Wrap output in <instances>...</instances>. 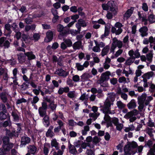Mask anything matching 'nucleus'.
Returning <instances> with one entry per match:
<instances>
[{
  "mask_svg": "<svg viewBox=\"0 0 155 155\" xmlns=\"http://www.w3.org/2000/svg\"><path fill=\"white\" fill-rule=\"evenodd\" d=\"M13 146L14 144L10 142L8 137H5L2 147L0 148V155H4L6 153L9 152Z\"/></svg>",
  "mask_w": 155,
  "mask_h": 155,
  "instance_id": "1",
  "label": "nucleus"
},
{
  "mask_svg": "<svg viewBox=\"0 0 155 155\" xmlns=\"http://www.w3.org/2000/svg\"><path fill=\"white\" fill-rule=\"evenodd\" d=\"M110 74V73L108 71L102 73L100 77V79L98 80V83L101 84L103 82L107 81L109 78V76Z\"/></svg>",
  "mask_w": 155,
  "mask_h": 155,
  "instance_id": "2",
  "label": "nucleus"
},
{
  "mask_svg": "<svg viewBox=\"0 0 155 155\" xmlns=\"http://www.w3.org/2000/svg\"><path fill=\"white\" fill-rule=\"evenodd\" d=\"M5 130L6 136L8 137L9 139L10 138H12L14 137H17L19 135V134L18 132L16 131L15 130H12V131H11L10 130L6 129Z\"/></svg>",
  "mask_w": 155,
  "mask_h": 155,
  "instance_id": "3",
  "label": "nucleus"
},
{
  "mask_svg": "<svg viewBox=\"0 0 155 155\" xmlns=\"http://www.w3.org/2000/svg\"><path fill=\"white\" fill-rule=\"evenodd\" d=\"M54 32L50 30H48L46 33V37L44 41L45 42L48 43L51 41L53 39Z\"/></svg>",
  "mask_w": 155,
  "mask_h": 155,
  "instance_id": "4",
  "label": "nucleus"
},
{
  "mask_svg": "<svg viewBox=\"0 0 155 155\" xmlns=\"http://www.w3.org/2000/svg\"><path fill=\"white\" fill-rule=\"evenodd\" d=\"M134 9V7H132L127 9L123 15L124 19L125 20L128 19L133 14Z\"/></svg>",
  "mask_w": 155,
  "mask_h": 155,
  "instance_id": "5",
  "label": "nucleus"
},
{
  "mask_svg": "<svg viewBox=\"0 0 155 155\" xmlns=\"http://www.w3.org/2000/svg\"><path fill=\"white\" fill-rule=\"evenodd\" d=\"M31 141V139L30 137L27 136H23L21 137V147L25 146L26 144H28Z\"/></svg>",
  "mask_w": 155,
  "mask_h": 155,
  "instance_id": "6",
  "label": "nucleus"
},
{
  "mask_svg": "<svg viewBox=\"0 0 155 155\" xmlns=\"http://www.w3.org/2000/svg\"><path fill=\"white\" fill-rule=\"evenodd\" d=\"M55 74L59 76L66 77L68 74V73L63 70L62 68L57 69L55 72Z\"/></svg>",
  "mask_w": 155,
  "mask_h": 155,
  "instance_id": "7",
  "label": "nucleus"
},
{
  "mask_svg": "<svg viewBox=\"0 0 155 155\" xmlns=\"http://www.w3.org/2000/svg\"><path fill=\"white\" fill-rule=\"evenodd\" d=\"M128 145H125L124 148V155H131L132 154H134L137 152V150L134 151L129 148Z\"/></svg>",
  "mask_w": 155,
  "mask_h": 155,
  "instance_id": "8",
  "label": "nucleus"
},
{
  "mask_svg": "<svg viewBox=\"0 0 155 155\" xmlns=\"http://www.w3.org/2000/svg\"><path fill=\"white\" fill-rule=\"evenodd\" d=\"M113 104V103L110 101V100L107 99L104 102L103 106H102V110H107L110 108L111 105Z\"/></svg>",
  "mask_w": 155,
  "mask_h": 155,
  "instance_id": "9",
  "label": "nucleus"
},
{
  "mask_svg": "<svg viewBox=\"0 0 155 155\" xmlns=\"http://www.w3.org/2000/svg\"><path fill=\"white\" fill-rule=\"evenodd\" d=\"M28 152H29L31 154L35 155L37 150V148L35 145H29L27 147Z\"/></svg>",
  "mask_w": 155,
  "mask_h": 155,
  "instance_id": "10",
  "label": "nucleus"
},
{
  "mask_svg": "<svg viewBox=\"0 0 155 155\" xmlns=\"http://www.w3.org/2000/svg\"><path fill=\"white\" fill-rule=\"evenodd\" d=\"M68 143V144L69 143L68 146L69 152L73 155H75L78 153V151L76 150V148L75 147V146L71 144L70 141H69Z\"/></svg>",
  "mask_w": 155,
  "mask_h": 155,
  "instance_id": "11",
  "label": "nucleus"
},
{
  "mask_svg": "<svg viewBox=\"0 0 155 155\" xmlns=\"http://www.w3.org/2000/svg\"><path fill=\"white\" fill-rule=\"evenodd\" d=\"M24 54L26 55V57H27V59L29 61L34 59L36 58L35 55L32 51L25 52Z\"/></svg>",
  "mask_w": 155,
  "mask_h": 155,
  "instance_id": "12",
  "label": "nucleus"
},
{
  "mask_svg": "<svg viewBox=\"0 0 155 155\" xmlns=\"http://www.w3.org/2000/svg\"><path fill=\"white\" fill-rule=\"evenodd\" d=\"M18 59L20 63H23L26 61V55L22 53H20L17 55Z\"/></svg>",
  "mask_w": 155,
  "mask_h": 155,
  "instance_id": "13",
  "label": "nucleus"
},
{
  "mask_svg": "<svg viewBox=\"0 0 155 155\" xmlns=\"http://www.w3.org/2000/svg\"><path fill=\"white\" fill-rule=\"evenodd\" d=\"M9 116L10 117V116L8 112H4L1 111L0 113V120H4L6 119L9 118Z\"/></svg>",
  "mask_w": 155,
  "mask_h": 155,
  "instance_id": "14",
  "label": "nucleus"
},
{
  "mask_svg": "<svg viewBox=\"0 0 155 155\" xmlns=\"http://www.w3.org/2000/svg\"><path fill=\"white\" fill-rule=\"evenodd\" d=\"M53 126H51L48 129L46 133V136L47 137H52L54 136V134L52 131L53 129Z\"/></svg>",
  "mask_w": 155,
  "mask_h": 155,
  "instance_id": "15",
  "label": "nucleus"
},
{
  "mask_svg": "<svg viewBox=\"0 0 155 155\" xmlns=\"http://www.w3.org/2000/svg\"><path fill=\"white\" fill-rule=\"evenodd\" d=\"M127 106L129 109L135 108L136 106V104L135 100L132 99L127 104Z\"/></svg>",
  "mask_w": 155,
  "mask_h": 155,
  "instance_id": "16",
  "label": "nucleus"
},
{
  "mask_svg": "<svg viewBox=\"0 0 155 155\" xmlns=\"http://www.w3.org/2000/svg\"><path fill=\"white\" fill-rule=\"evenodd\" d=\"M147 94L143 93L142 95L138 97V102L144 103L147 97Z\"/></svg>",
  "mask_w": 155,
  "mask_h": 155,
  "instance_id": "17",
  "label": "nucleus"
},
{
  "mask_svg": "<svg viewBox=\"0 0 155 155\" xmlns=\"http://www.w3.org/2000/svg\"><path fill=\"white\" fill-rule=\"evenodd\" d=\"M1 99L4 103H6L7 101V94L5 92H2L0 94Z\"/></svg>",
  "mask_w": 155,
  "mask_h": 155,
  "instance_id": "18",
  "label": "nucleus"
},
{
  "mask_svg": "<svg viewBox=\"0 0 155 155\" xmlns=\"http://www.w3.org/2000/svg\"><path fill=\"white\" fill-rule=\"evenodd\" d=\"M109 49L110 47L108 45H106L102 49L101 52L102 56L104 57L105 55H107L109 52Z\"/></svg>",
  "mask_w": 155,
  "mask_h": 155,
  "instance_id": "19",
  "label": "nucleus"
},
{
  "mask_svg": "<svg viewBox=\"0 0 155 155\" xmlns=\"http://www.w3.org/2000/svg\"><path fill=\"white\" fill-rule=\"evenodd\" d=\"M11 115L13 117V121L15 122H18L19 119V117L17 113L15 111H12Z\"/></svg>",
  "mask_w": 155,
  "mask_h": 155,
  "instance_id": "20",
  "label": "nucleus"
},
{
  "mask_svg": "<svg viewBox=\"0 0 155 155\" xmlns=\"http://www.w3.org/2000/svg\"><path fill=\"white\" fill-rule=\"evenodd\" d=\"M109 8L110 9L111 11L114 12L115 10V5L114 2L113 1H110L107 2Z\"/></svg>",
  "mask_w": 155,
  "mask_h": 155,
  "instance_id": "21",
  "label": "nucleus"
},
{
  "mask_svg": "<svg viewBox=\"0 0 155 155\" xmlns=\"http://www.w3.org/2000/svg\"><path fill=\"white\" fill-rule=\"evenodd\" d=\"M81 41H78L75 42L73 45V47L74 50L79 49L81 46Z\"/></svg>",
  "mask_w": 155,
  "mask_h": 155,
  "instance_id": "22",
  "label": "nucleus"
},
{
  "mask_svg": "<svg viewBox=\"0 0 155 155\" xmlns=\"http://www.w3.org/2000/svg\"><path fill=\"white\" fill-rule=\"evenodd\" d=\"M46 110L42 109L41 108H39L38 111L40 116L41 117H43L47 114Z\"/></svg>",
  "mask_w": 155,
  "mask_h": 155,
  "instance_id": "23",
  "label": "nucleus"
},
{
  "mask_svg": "<svg viewBox=\"0 0 155 155\" xmlns=\"http://www.w3.org/2000/svg\"><path fill=\"white\" fill-rule=\"evenodd\" d=\"M153 71H149L145 73L143 76V77L149 79L153 76Z\"/></svg>",
  "mask_w": 155,
  "mask_h": 155,
  "instance_id": "24",
  "label": "nucleus"
},
{
  "mask_svg": "<svg viewBox=\"0 0 155 155\" xmlns=\"http://www.w3.org/2000/svg\"><path fill=\"white\" fill-rule=\"evenodd\" d=\"M126 145H128L130 149L131 148L132 149H135L137 147L138 145L137 142L135 141H133L131 143H130L129 144H127Z\"/></svg>",
  "mask_w": 155,
  "mask_h": 155,
  "instance_id": "25",
  "label": "nucleus"
},
{
  "mask_svg": "<svg viewBox=\"0 0 155 155\" xmlns=\"http://www.w3.org/2000/svg\"><path fill=\"white\" fill-rule=\"evenodd\" d=\"M11 125V121L10 117L9 116V118L7 119V120L5 121L3 123V126L5 127L8 126H10Z\"/></svg>",
  "mask_w": 155,
  "mask_h": 155,
  "instance_id": "26",
  "label": "nucleus"
},
{
  "mask_svg": "<svg viewBox=\"0 0 155 155\" xmlns=\"http://www.w3.org/2000/svg\"><path fill=\"white\" fill-rule=\"evenodd\" d=\"M110 28V24H107L105 26L104 36H108V35L109 33Z\"/></svg>",
  "mask_w": 155,
  "mask_h": 155,
  "instance_id": "27",
  "label": "nucleus"
},
{
  "mask_svg": "<svg viewBox=\"0 0 155 155\" xmlns=\"http://www.w3.org/2000/svg\"><path fill=\"white\" fill-rule=\"evenodd\" d=\"M147 155H155V143L150 148Z\"/></svg>",
  "mask_w": 155,
  "mask_h": 155,
  "instance_id": "28",
  "label": "nucleus"
},
{
  "mask_svg": "<svg viewBox=\"0 0 155 155\" xmlns=\"http://www.w3.org/2000/svg\"><path fill=\"white\" fill-rule=\"evenodd\" d=\"M79 23L80 24L81 27H85L87 26V22H86L85 20H84L80 18L78 20Z\"/></svg>",
  "mask_w": 155,
  "mask_h": 155,
  "instance_id": "29",
  "label": "nucleus"
},
{
  "mask_svg": "<svg viewBox=\"0 0 155 155\" xmlns=\"http://www.w3.org/2000/svg\"><path fill=\"white\" fill-rule=\"evenodd\" d=\"M44 118L43 119L44 122L46 124V127H48L50 125V121L49 120V117L46 114L43 117Z\"/></svg>",
  "mask_w": 155,
  "mask_h": 155,
  "instance_id": "30",
  "label": "nucleus"
},
{
  "mask_svg": "<svg viewBox=\"0 0 155 155\" xmlns=\"http://www.w3.org/2000/svg\"><path fill=\"white\" fill-rule=\"evenodd\" d=\"M148 20L150 24L155 22V15L153 14L150 15L148 17Z\"/></svg>",
  "mask_w": 155,
  "mask_h": 155,
  "instance_id": "31",
  "label": "nucleus"
},
{
  "mask_svg": "<svg viewBox=\"0 0 155 155\" xmlns=\"http://www.w3.org/2000/svg\"><path fill=\"white\" fill-rule=\"evenodd\" d=\"M145 143V144L144 146V147H149L150 148H151L153 146V141L150 140H149L147 141H146Z\"/></svg>",
  "mask_w": 155,
  "mask_h": 155,
  "instance_id": "32",
  "label": "nucleus"
},
{
  "mask_svg": "<svg viewBox=\"0 0 155 155\" xmlns=\"http://www.w3.org/2000/svg\"><path fill=\"white\" fill-rule=\"evenodd\" d=\"M147 133L151 138L153 137V133L155 131L152 128H147L146 129Z\"/></svg>",
  "mask_w": 155,
  "mask_h": 155,
  "instance_id": "33",
  "label": "nucleus"
},
{
  "mask_svg": "<svg viewBox=\"0 0 155 155\" xmlns=\"http://www.w3.org/2000/svg\"><path fill=\"white\" fill-rule=\"evenodd\" d=\"M108 97V98L107 99L110 100V101L113 103L115 100V94L114 93H110L109 94Z\"/></svg>",
  "mask_w": 155,
  "mask_h": 155,
  "instance_id": "34",
  "label": "nucleus"
},
{
  "mask_svg": "<svg viewBox=\"0 0 155 155\" xmlns=\"http://www.w3.org/2000/svg\"><path fill=\"white\" fill-rule=\"evenodd\" d=\"M21 86L22 91H25L26 90L30 88L29 87L30 86L29 83L27 82H24L23 83V84Z\"/></svg>",
  "mask_w": 155,
  "mask_h": 155,
  "instance_id": "35",
  "label": "nucleus"
},
{
  "mask_svg": "<svg viewBox=\"0 0 155 155\" xmlns=\"http://www.w3.org/2000/svg\"><path fill=\"white\" fill-rule=\"evenodd\" d=\"M101 140L100 138H99L97 136H95L93 139H92V141L93 143L95 145L98 143Z\"/></svg>",
  "mask_w": 155,
  "mask_h": 155,
  "instance_id": "36",
  "label": "nucleus"
},
{
  "mask_svg": "<svg viewBox=\"0 0 155 155\" xmlns=\"http://www.w3.org/2000/svg\"><path fill=\"white\" fill-rule=\"evenodd\" d=\"M11 28L14 32H16V31H19V28L18 27V25L16 24L15 22L13 23L11 25Z\"/></svg>",
  "mask_w": 155,
  "mask_h": 155,
  "instance_id": "37",
  "label": "nucleus"
},
{
  "mask_svg": "<svg viewBox=\"0 0 155 155\" xmlns=\"http://www.w3.org/2000/svg\"><path fill=\"white\" fill-rule=\"evenodd\" d=\"M68 92L67 96L69 97L73 98L75 97V91H69Z\"/></svg>",
  "mask_w": 155,
  "mask_h": 155,
  "instance_id": "38",
  "label": "nucleus"
},
{
  "mask_svg": "<svg viewBox=\"0 0 155 155\" xmlns=\"http://www.w3.org/2000/svg\"><path fill=\"white\" fill-rule=\"evenodd\" d=\"M90 77V75L87 73H84L81 76V79L84 80L87 79Z\"/></svg>",
  "mask_w": 155,
  "mask_h": 155,
  "instance_id": "39",
  "label": "nucleus"
},
{
  "mask_svg": "<svg viewBox=\"0 0 155 155\" xmlns=\"http://www.w3.org/2000/svg\"><path fill=\"white\" fill-rule=\"evenodd\" d=\"M39 100V98L36 96L34 97L33 100L31 101V104L32 105H34Z\"/></svg>",
  "mask_w": 155,
  "mask_h": 155,
  "instance_id": "40",
  "label": "nucleus"
},
{
  "mask_svg": "<svg viewBox=\"0 0 155 155\" xmlns=\"http://www.w3.org/2000/svg\"><path fill=\"white\" fill-rule=\"evenodd\" d=\"M76 66L78 71H81L84 69L83 65H81L80 63H76Z\"/></svg>",
  "mask_w": 155,
  "mask_h": 155,
  "instance_id": "41",
  "label": "nucleus"
},
{
  "mask_svg": "<svg viewBox=\"0 0 155 155\" xmlns=\"http://www.w3.org/2000/svg\"><path fill=\"white\" fill-rule=\"evenodd\" d=\"M146 57L147 61L150 62H151L153 57V54L152 53H148L146 54Z\"/></svg>",
  "mask_w": 155,
  "mask_h": 155,
  "instance_id": "42",
  "label": "nucleus"
},
{
  "mask_svg": "<svg viewBox=\"0 0 155 155\" xmlns=\"http://www.w3.org/2000/svg\"><path fill=\"white\" fill-rule=\"evenodd\" d=\"M133 112L131 111L127 112L124 116V117L127 119H128L130 117H133Z\"/></svg>",
  "mask_w": 155,
  "mask_h": 155,
  "instance_id": "43",
  "label": "nucleus"
},
{
  "mask_svg": "<svg viewBox=\"0 0 155 155\" xmlns=\"http://www.w3.org/2000/svg\"><path fill=\"white\" fill-rule=\"evenodd\" d=\"M60 34L61 36H65L69 34L70 33V31L68 30H65L64 29L60 33Z\"/></svg>",
  "mask_w": 155,
  "mask_h": 155,
  "instance_id": "44",
  "label": "nucleus"
},
{
  "mask_svg": "<svg viewBox=\"0 0 155 155\" xmlns=\"http://www.w3.org/2000/svg\"><path fill=\"white\" fill-rule=\"evenodd\" d=\"M21 41H24L25 43L28 41V36L25 34H23L22 35Z\"/></svg>",
  "mask_w": 155,
  "mask_h": 155,
  "instance_id": "45",
  "label": "nucleus"
},
{
  "mask_svg": "<svg viewBox=\"0 0 155 155\" xmlns=\"http://www.w3.org/2000/svg\"><path fill=\"white\" fill-rule=\"evenodd\" d=\"M65 43H66L68 47H71L72 45V43L70 39H66L64 41Z\"/></svg>",
  "mask_w": 155,
  "mask_h": 155,
  "instance_id": "46",
  "label": "nucleus"
},
{
  "mask_svg": "<svg viewBox=\"0 0 155 155\" xmlns=\"http://www.w3.org/2000/svg\"><path fill=\"white\" fill-rule=\"evenodd\" d=\"M64 28V27L61 24H59L57 26V31L60 33L61 32Z\"/></svg>",
  "mask_w": 155,
  "mask_h": 155,
  "instance_id": "47",
  "label": "nucleus"
},
{
  "mask_svg": "<svg viewBox=\"0 0 155 155\" xmlns=\"http://www.w3.org/2000/svg\"><path fill=\"white\" fill-rule=\"evenodd\" d=\"M15 31V36L17 40H19L21 36V33L20 31Z\"/></svg>",
  "mask_w": 155,
  "mask_h": 155,
  "instance_id": "48",
  "label": "nucleus"
},
{
  "mask_svg": "<svg viewBox=\"0 0 155 155\" xmlns=\"http://www.w3.org/2000/svg\"><path fill=\"white\" fill-rule=\"evenodd\" d=\"M111 122L115 126L117 125V124L119 123L118 119L116 117H114L112 118Z\"/></svg>",
  "mask_w": 155,
  "mask_h": 155,
  "instance_id": "49",
  "label": "nucleus"
},
{
  "mask_svg": "<svg viewBox=\"0 0 155 155\" xmlns=\"http://www.w3.org/2000/svg\"><path fill=\"white\" fill-rule=\"evenodd\" d=\"M33 38L35 41H37L40 38V36L39 34L35 33L33 35Z\"/></svg>",
  "mask_w": 155,
  "mask_h": 155,
  "instance_id": "50",
  "label": "nucleus"
},
{
  "mask_svg": "<svg viewBox=\"0 0 155 155\" xmlns=\"http://www.w3.org/2000/svg\"><path fill=\"white\" fill-rule=\"evenodd\" d=\"M117 105L120 109L124 108L125 105L120 101H118L117 102Z\"/></svg>",
  "mask_w": 155,
  "mask_h": 155,
  "instance_id": "51",
  "label": "nucleus"
},
{
  "mask_svg": "<svg viewBox=\"0 0 155 155\" xmlns=\"http://www.w3.org/2000/svg\"><path fill=\"white\" fill-rule=\"evenodd\" d=\"M11 25L9 24H6L4 26L5 30L7 31H12L11 30Z\"/></svg>",
  "mask_w": 155,
  "mask_h": 155,
  "instance_id": "52",
  "label": "nucleus"
},
{
  "mask_svg": "<svg viewBox=\"0 0 155 155\" xmlns=\"http://www.w3.org/2000/svg\"><path fill=\"white\" fill-rule=\"evenodd\" d=\"M52 83L53 84L54 87L51 88V89H53L54 88V87H59V84L58 81H57L55 80H53L52 81Z\"/></svg>",
  "mask_w": 155,
  "mask_h": 155,
  "instance_id": "53",
  "label": "nucleus"
},
{
  "mask_svg": "<svg viewBox=\"0 0 155 155\" xmlns=\"http://www.w3.org/2000/svg\"><path fill=\"white\" fill-rule=\"evenodd\" d=\"M3 44L5 48H8L10 47V43L8 40H6Z\"/></svg>",
  "mask_w": 155,
  "mask_h": 155,
  "instance_id": "54",
  "label": "nucleus"
},
{
  "mask_svg": "<svg viewBox=\"0 0 155 155\" xmlns=\"http://www.w3.org/2000/svg\"><path fill=\"white\" fill-rule=\"evenodd\" d=\"M59 143L57 141L56 139H53L51 142V145L52 147H54L55 146L58 145Z\"/></svg>",
  "mask_w": 155,
  "mask_h": 155,
  "instance_id": "55",
  "label": "nucleus"
},
{
  "mask_svg": "<svg viewBox=\"0 0 155 155\" xmlns=\"http://www.w3.org/2000/svg\"><path fill=\"white\" fill-rule=\"evenodd\" d=\"M26 102V100L24 98H22L21 99H18L16 101V103L17 104H19L22 103H25Z\"/></svg>",
  "mask_w": 155,
  "mask_h": 155,
  "instance_id": "56",
  "label": "nucleus"
},
{
  "mask_svg": "<svg viewBox=\"0 0 155 155\" xmlns=\"http://www.w3.org/2000/svg\"><path fill=\"white\" fill-rule=\"evenodd\" d=\"M148 30V28L147 26L143 27L139 29V31L141 33L147 32Z\"/></svg>",
  "mask_w": 155,
  "mask_h": 155,
  "instance_id": "57",
  "label": "nucleus"
},
{
  "mask_svg": "<svg viewBox=\"0 0 155 155\" xmlns=\"http://www.w3.org/2000/svg\"><path fill=\"white\" fill-rule=\"evenodd\" d=\"M142 8L143 10L147 12L148 10V7L146 3H143L142 4Z\"/></svg>",
  "mask_w": 155,
  "mask_h": 155,
  "instance_id": "58",
  "label": "nucleus"
},
{
  "mask_svg": "<svg viewBox=\"0 0 155 155\" xmlns=\"http://www.w3.org/2000/svg\"><path fill=\"white\" fill-rule=\"evenodd\" d=\"M72 80L74 82H78L80 80L79 76L78 75H75L73 76Z\"/></svg>",
  "mask_w": 155,
  "mask_h": 155,
  "instance_id": "59",
  "label": "nucleus"
},
{
  "mask_svg": "<svg viewBox=\"0 0 155 155\" xmlns=\"http://www.w3.org/2000/svg\"><path fill=\"white\" fill-rule=\"evenodd\" d=\"M94 22L96 23H98L99 24L103 25H106V22L102 18H100L97 21H95Z\"/></svg>",
  "mask_w": 155,
  "mask_h": 155,
  "instance_id": "60",
  "label": "nucleus"
},
{
  "mask_svg": "<svg viewBox=\"0 0 155 155\" xmlns=\"http://www.w3.org/2000/svg\"><path fill=\"white\" fill-rule=\"evenodd\" d=\"M115 126H116V128L117 130L119 131H120L123 128V125L122 124L119 123L117 124V125Z\"/></svg>",
  "mask_w": 155,
  "mask_h": 155,
  "instance_id": "61",
  "label": "nucleus"
},
{
  "mask_svg": "<svg viewBox=\"0 0 155 155\" xmlns=\"http://www.w3.org/2000/svg\"><path fill=\"white\" fill-rule=\"evenodd\" d=\"M53 16L54 17L52 19V22L53 23H54L58 20L59 18V16L57 15H54Z\"/></svg>",
  "mask_w": 155,
  "mask_h": 155,
  "instance_id": "62",
  "label": "nucleus"
},
{
  "mask_svg": "<svg viewBox=\"0 0 155 155\" xmlns=\"http://www.w3.org/2000/svg\"><path fill=\"white\" fill-rule=\"evenodd\" d=\"M104 120L106 122L110 121L111 120V118L110 116L108 114H105V116L104 117Z\"/></svg>",
  "mask_w": 155,
  "mask_h": 155,
  "instance_id": "63",
  "label": "nucleus"
},
{
  "mask_svg": "<svg viewBox=\"0 0 155 155\" xmlns=\"http://www.w3.org/2000/svg\"><path fill=\"white\" fill-rule=\"evenodd\" d=\"M86 153L87 155H94V152L91 149H87Z\"/></svg>",
  "mask_w": 155,
  "mask_h": 155,
  "instance_id": "64",
  "label": "nucleus"
}]
</instances>
